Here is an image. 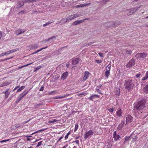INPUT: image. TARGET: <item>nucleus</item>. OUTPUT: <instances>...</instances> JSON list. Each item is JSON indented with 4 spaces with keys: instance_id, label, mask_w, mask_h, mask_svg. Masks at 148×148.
I'll list each match as a JSON object with an SVG mask.
<instances>
[{
    "instance_id": "c03bdc74",
    "label": "nucleus",
    "mask_w": 148,
    "mask_h": 148,
    "mask_svg": "<svg viewBox=\"0 0 148 148\" xmlns=\"http://www.w3.org/2000/svg\"><path fill=\"white\" fill-rule=\"evenodd\" d=\"M10 140L9 139H7V140H4L1 141H0V143H2L3 142L8 141Z\"/></svg>"
},
{
    "instance_id": "f03ea898",
    "label": "nucleus",
    "mask_w": 148,
    "mask_h": 148,
    "mask_svg": "<svg viewBox=\"0 0 148 148\" xmlns=\"http://www.w3.org/2000/svg\"><path fill=\"white\" fill-rule=\"evenodd\" d=\"M145 101V100H141L134 106L137 110H140L144 108Z\"/></svg>"
},
{
    "instance_id": "de8ad7c7",
    "label": "nucleus",
    "mask_w": 148,
    "mask_h": 148,
    "mask_svg": "<svg viewBox=\"0 0 148 148\" xmlns=\"http://www.w3.org/2000/svg\"><path fill=\"white\" fill-rule=\"evenodd\" d=\"M39 130L38 131H37V132H35L34 133H33L32 134H36V133H38V132H41L43 130Z\"/></svg>"
},
{
    "instance_id": "a878e982",
    "label": "nucleus",
    "mask_w": 148,
    "mask_h": 148,
    "mask_svg": "<svg viewBox=\"0 0 148 148\" xmlns=\"http://www.w3.org/2000/svg\"><path fill=\"white\" fill-rule=\"evenodd\" d=\"M60 120V119L58 120L57 119H54L52 120L49 121V123H53L57 121H58Z\"/></svg>"
},
{
    "instance_id": "49530a36",
    "label": "nucleus",
    "mask_w": 148,
    "mask_h": 148,
    "mask_svg": "<svg viewBox=\"0 0 148 148\" xmlns=\"http://www.w3.org/2000/svg\"><path fill=\"white\" fill-rule=\"evenodd\" d=\"M74 23L75 25H76L78 24H79V22H78V21H76L74 22Z\"/></svg>"
},
{
    "instance_id": "4468645a",
    "label": "nucleus",
    "mask_w": 148,
    "mask_h": 148,
    "mask_svg": "<svg viewBox=\"0 0 148 148\" xmlns=\"http://www.w3.org/2000/svg\"><path fill=\"white\" fill-rule=\"evenodd\" d=\"M113 138H114V140L116 141L119 140L120 138V136L116 134V131H114L113 134Z\"/></svg>"
},
{
    "instance_id": "bf43d9fd",
    "label": "nucleus",
    "mask_w": 148,
    "mask_h": 148,
    "mask_svg": "<svg viewBox=\"0 0 148 148\" xmlns=\"http://www.w3.org/2000/svg\"><path fill=\"white\" fill-rule=\"evenodd\" d=\"M78 22H79V24L81 23L84 22V20H80V21H78Z\"/></svg>"
},
{
    "instance_id": "9d476101",
    "label": "nucleus",
    "mask_w": 148,
    "mask_h": 148,
    "mask_svg": "<svg viewBox=\"0 0 148 148\" xmlns=\"http://www.w3.org/2000/svg\"><path fill=\"white\" fill-rule=\"evenodd\" d=\"M116 115L119 117H120L122 116V112L121 108H118L116 113Z\"/></svg>"
},
{
    "instance_id": "2eb2a0df",
    "label": "nucleus",
    "mask_w": 148,
    "mask_h": 148,
    "mask_svg": "<svg viewBox=\"0 0 148 148\" xmlns=\"http://www.w3.org/2000/svg\"><path fill=\"white\" fill-rule=\"evenodd\" d=\"M90 4V3H84V4H81L79 5H77L76 6H75L74 7V8H82L83 7L85 6H86L87 5H89Z\"/></svg>"
},
{
    "instance_id": "680f3d73",
    "label": "nucleus",
    "mask_w": 148,
    "mask_h": 148,
    "mask_svg": "<svg viewBox=\"0 0 148 148\" xmlns=\"http://www.w3.org/2000/svg\"><path fill=\"white\" fill-rule=\"evenodd\" d=\"M68 146V144H66L62 148H66Z\"/></svg>"
},
{
    "instance_id": "5701e85b",
    "label": "nucleus",
    "mask_w": 148,
    "mask_h": 148,
    "mask_svg": "<svg viewBox=\"0 0 148 148\" xmlns=\"http://www.w3.org/2000/svg\"><path fill=\"white\" fill-rule=\"evenodd\" d=\"M88 94V93L86 92H84L81 93H79L77 94V95L78 96L82 97L83 96H85Z\"/></svg>"
},
{
    "instance_id": "f8f14e48",
    "label": "nucleus",
    "mask_w": 148,
    "mask_h": 148,
    "mask_svg": "<svg viewBox=\"0 0 148 148\" xmlns=\"http://www.w3.org/2000/svg\"><path fill=\"white\" fill-rule=\"evenodd\" d=\"M26 31V30L25 29H19L16 31L15 33L17 36H18L21 34L25 32Z\"/></svg>"
},
{
    "instance_id": "864d4df0",
    "label": "nucleus",
    "mask_w": 148,
    "mask_h": 148,
    "mask_svg": "<svg viewBox=\"0 0 148 148\" xmlns=\"http://www.w3.org/2000/svg\"><path fill=\"white\" fill-rule=\"evenodd\" d=\"M74 142H75L77 144V145H79V140H76L75 141L73 142V143Z\"/></svg>"
},
{
    "instance_id": "5fc2aeb1",
    "label": "nucleus",
    "mask_w": 148,
    "mask_h": 148,
    "mask_svg": "<svg viewBox=\"0 0 148 148\" xmlns=\"http://www.w3.org/2000/svg\"><path fill=\"white\" fill-rule=\"evenodd\" d=\"M52 22H50L49 23H45L43 25V26H45L47 25H49V24H50L51 23H52Z\"/></svg>"
},
{
    "instance_id": "72a5a7b5",
    "label": "nucleus",
    "mask_w": 148,
    "mask_h": 148,
    "mask_svg": "<svg viewBox=\"0 0 148 148\" xmlns=\"http://www.w3.org/2000/svg\"><path fill=\"white\" fill-rule=\"evenodd\" d=\"M142 58H145L147 56V54L145 53H141Z\"/></svg>"
},
{
    "instance_id": "052dcab7",
    "label": "nucleus",
    "mask_w": 148,
    "mask_h": 148,
    "mask_svg": "<svg viewBox=\"0 0 148 148\" xmlns=\"http://www.w3.org/2000/svg\"><path fill=\"white\" fill-rule=\"evenodd\" d=\"M9 54H10V53L9 52V51L4 53V54H5V55H8Z\"/></svg>"
},
{
    "instance_id": "6e6552de",
    "label": "nucleus",
    "mask_w": 148,
    "mask_h": 148,
    "mask_svg": "<svg viewBox=\"0 0 148 148\" xmlns=\"http://www.w3.org/2000/svg\"><path fill=\"white\" fill-rule=\"evenodd\" d=\"M93 134L94 132L92 130H89L85 133V134L84 136V138L86 139L88 138V136L93 135Z\"/></svg>"
},
{
    "instance_id": "3c124183",
    "label": "nucleus",
    "mask_w": 148,
    "mask_h": 148,
    "mask_svg": "<svg viewBox=\"0 0 148 148\" xmlns=\"http://www.w3.org/2000/svg\"><path fill=\"white\" fill-rule=\"evenodd\" d=\"M99 55L101 57H103V54L102 53H99Z\"/></svg>"
},
{
    "instance_id": "4be33fe9",
    "label": "nucleus",
    "mask_w": 148,
    "mask_h": 148,
    "mask_svg": "<svg viewBox=\"0 0 148 148\" xmlns=\"http://www.w3.org/2000/svg\"><path fill=\"white\" fill-rule=\"evenodd\" d=\"M79 62L78 59L75 58L72 60V64L73 65H76Z\"/></svg>"
},
{
    "instance_id": "603ef678",
    "label": "nucleus",
    "mask_w": 148,
    "mask_h": 148,
    "mask_svg": "<svg viewBox=\"0 0 148 148\" xmlns=\"http://www.w3.org/2000/svg\"><path fill=\"white\" fill-rule=\"evenodd\" d=\"M56 37L55 36H52L51 38H49L48 39H47V40L48 41H49V40H51V39H52V38H55Z\"/></svg>"
},
{
    "instance_id": "e2e57ef3",
    "label": "nucleus",
    "mask_w": 148,
    "mask_h": 148,
    "mask_svg": "<svg viewBox=\"0 0 148 148\" xmlns=\"http://www.w3.org/2000/svg\"><path fill=\"white\" fill-rule=\"evenodd\" d=\"M102 86L101 84H99L98 86L97 87V88H101Z\"/></svg>"
},
{
    "instance_id": "f257e3e1",
    "label": "nucleus",
    "mask_w": 148,
    "mask_h": 148,
    "mask_svg": "<svg viewBox=\"0 0 148 148\" xmlns=\"http://www.w3.org/2000/svg\"><path fill=\"white\" fill-rule=\"evenodd\" d=\"M124 85L125 88L129 91L133 89L134 84L132 79H128L125 80Z\"/></svg>"
},
{
    "instance_id": "ea45409f",
    "label": "nucleus",
    "mask_w": 148,
    "mask_h": 148,
    "mask_svg": "<svg viewBox=\"0 0 148 148\" xmlns=\"http://www.w3.org/2000/svg\"><path fill=\"white\" fill-rule=\"evenodd\" d=\"M42 141H41L38 143L37 145L36 146V147L37 148L40 145L42 144Z\"/></svg>"
},
{
    "instance_id": "e433bc0d",
    "label": "nucleus",
    "mask_w": 148,
    "mask_h": 148,
    "mask_svg": "<svg viewBox=\"0 0 148 148\" xmlns=\"http://www.w3.org/2000/svg\"><path fill=\"white\" fill-rule=\"evenodd\" d=\"M32 63H30L29 64H27L26 65H25L24 66H20V67H19L18 68V69H21L22 68H23V67H25V66H28L29 65H30V64H32Z\"/></svg>"
},
{
    "instance_id": "338daca9",
    "label": "nucleus",
    "mask_w": 148,
    "mask_h": 148,
    "mask_svg": "<svg viewBox=\"0 0 148 148\" xmlns=\"http://www.w3.org/2000/svg\"><path fill=\"white\" fill-rule=\"evenodd\" d=\"M42 50V48H41L40 49L37 50V52H40V51H41Z\"/></svg>"
},
{
    "instance_id": "69168bd1",
    "label": "nucleus",
    "mask_w": 148,
    "mask_h": 148,
    "mask_svg": "<svg viewBox=\"0 0 148 148\" xmlns=\"http://www.w3.org/2000/svg\"><path fill=\"white\" fill-rule=\"evenodd\" d=\"M42 50V48H41L40 49L37 50V52H40V51H41Z\"/></svg>"
},
{
    "instance_id": "7ed1b4c3",
    "label": "nucleus",
    "mask_w": 148,
    "mask_h": 148,
    "mask_svg": "<svg viewBox=\"0 0 148 148\" xmlns=\"http://www.w3.org/2000/svg\"><path fill=\"white\" fill-rule=\"evenodd\" d=\"M29 91L25 90L23 93L21 94L16 100V102L18 103L21 101L28 92Z\"/></svg>"
},
{
    "instance_id": "774afa93",
    "label": "nucleus",
    "mask_w": 148,
    "mask_h": 148,
    "mask_svg": "<svg viewBox=\"0 0 148 148\" xmlns=\"http://www.w3.org/2000/svg\"><path fill=\"white\" fill-rule=\"evenodd\" d=\"M63 138V136H62L60 137L59 138V140H58V141H60Z\"/></svg>"
},
{
    "instance_id": "bb28decb",
    "label": "nucleus",
    "mask_w": 148,
    "mask_h": 148,
    "mask_svg": "<svg viewBox=\"0 0 148 148\" xmlns=\"http://www.w3.org/2000/svg\"><path fill=\"white\" fill-rule=\"evenodd\" d=\"M124 125V123H121L117 127V129L120 130H121L123 128Z\"/></svg>"
},
{
    "instance_id": "4c0bfd02",
    "label": "nucleus",
    "mask_w": 148,
    "mask_h": 148,
    "mask_svg": "<svg viewBox=\"0 0 148 148\" xmlns=\"http://www.w3.org/2000/svg\"><path fill=\"white\" fill-rule=\"evenodd\" d=\"M96 90L97 91V92H98V93L99 94H100L101 95H102L103 93H102L101 92V90L99 89V88H97L96 89Z\"/></svg>"
},
{
    "instance_id": "6ab92c4d",
    "label": "nucleus",
    "mask_w": 148,
    "mask_h": 148,
    "mask_svg": "<svg viewBox=\"0 0 148 148\" xmlns=\"http://www.w3.org/2000/svg\"><path fill=\"white\" fill-rule=\"evenodd\" d=\"M74 18L73 14L69 16L66 18V20L65 21V22H66L67 21L72 20Z\"/></svg>"
},
{
    "instance_id": "b1692460",
    "label": "nucleus",
    "mask_w": 148,
    "mask_h": 148,
    "mask_svg": "<svg viewBox=\"0 0 148 148\" xmlns=\"http://www.w3.org/2000/svg\"><path fill=\"white\" fill-rule=\"evenodd\" d=\"M143 90L144 93L146 94L148 93V84L145 87Z\"/></svg>"
},
{
    "instance_id": "f704fd0d",
    "label": "nucleus",
    "mask_w": 148,
    "mask_h": 148,
    "mask_svg": "<svg viewBox=\"0 0 148 148\" xmlns=\"http://www.w3.org/2000/svg\"><path fill=\"white\" fill-rule=\"evenodd\" d=\"M74 18H76L79 17L80 15L79 14L76 13L73 14Z\"/></svg>"
},
{
    "instance_id": "4d7b16f0",
    "label": "nucleus",
    "mask_w": 148,
    "mask_h": 148,
    "mask_svg": "<svg viewBox=\"0 0 148 148\" xmlns=\"http://www.w3.org/2000/svg\"><path fill=\"white\" fill-rule=\"evenodd\" d=\"M12 58H12H6V59H5L3 60H2V61H5V60H9V59H11Z\"/></svg>"
},
{
    "instance_id": "a19ab883",
    "label": "nucleus",
    "mask_w": 148,
    "mask_h": 148,
    "mask_svg": "<svg viewBox=\"0 0 148 148\" xmlns=\"http://www.w3.org/2000/svg\"><path fill=\"white\" fill-rule=\"evenodd\" d=\"M78 125L77 124H75L74 129V132H76L78 129Z\"/></svg>"
},
{
    "instance_id": "1a4fd4ad",
    "label": "nucleus",
    "mask_w": 148,
    "mask_h": 148,
    "mask_svg": "<svg viewBox=\"0 0 148 148\" xmlns=\"http://www.w3.org/2000/svg\"><path fill=\"white\" fill-rule=\"evenodd\" d=\"M141 6L139 7L138 8H136L134 9H131L130 10V12H128L127 14L128 15H130L134 13V12H136L140 8Z\"/></svg>"
},
{
    "instance_id": "58836bf2",
    "label": "nucleus",
    "mask_w": 148,
    "mask_h": 148,
    "mask_svg": "<svg viewBox=\"0 0 148 148\" xmlns=\"http://www.w3.org/2000/svg\"><path fill=\"white\" fill-rule=\"evenodd\" d=\"M17 50H18V49L16 50L15 49H12L11 50H10L9 51L10 53H10H12L16 51Z\"/></svg>"
},
{
    "instance_id": "a18cd8bd",
    "label": "nucleus",
    "mask_w": 148,
    "mask_h": 148,
    "mask_svg": "<svg viewBox=\"0 0 148 148\" xmlns=\"http://www.w3.org/2000/svg\"><path fill=\"white\" fill-rule=\"evenodd\" d=\"M141 73L140 72L138 73L137 75H135V76L138 78L141 75Z\"/></svg>"
},
{
    "instance_id": "c9c22d12",
    "label": "nucleus",
    "mask_w": 148,
    "mask_h": 148,
    "mask_svg": "<svg viewBox=\"0 0 148 148\" xmlns=\"http://www.w3.org/2000/svg\"><path fill=\"white\" fill-rule=\"evenodd\" d=\"M114 110V108H110L108 109V110L110 113H112Z\"/></svg>"
},
{
    "instance_id": "412c9836",
    "label": "nucleus",
    "mask_w": 148,
    "mask_h": 148,
    "mask_svg": "<svg viewBox=\"0 0 148 148\" xmlns=\"http://www.w3.org/2000/svg\"><path fill=\"white\" fill-rule=\"evenodd\" d=\"M24 1L23 2L22 1H19L18 2V8L21 7L24 4Z\"/></svg>"
},
{
    "instance_id": "13d9d810",
    "label": "nucleus",
    "mask_w": 148,
    "mask_h": 148,
    "mask_svg": "<svg viewBox=\"0 0 148 148\" xmlns=\"http://www.w3.org/2000/svg\"><path fill=\"white\" fill-rule=\"evenodd\" d=\"M42 67V66H38L36 68V70H38L39 69H40Z\"/></svg>"
},
{
    "instance_id": "aec40b11",
    "label": "nucleus",
    "mask_w": 148,
    "mask_h": 148,
    "mask_svg": "<svg viewBox=\"0 0 148 148\" xmlns=\"http://www.w3.org/2000/svg\"><path fill=\"white\" fill-rule=\"evenodd\" d=\"M38 47V45L37 44H34L33 45H31L29 46L31 49H37Z\"/></svg>"
},
{
    "instance_id": "9b49d317",
    "label": "nucleus",
    "mask_w": 148,
    "mask_h": 148,
    "mask_svg": "<svg viewBox=\"0 0 148 148\" xmlns=\"http://www.w3.org/2000/svg\"><path fill=\"white\" fill-rule=\"evenodd\" d=\"M120 23L119 22L118 23H117L115 22V23H113V22H111L107 23V25L108 27H116L117 25H119Z\"/></svg>"
},
{
    "instance_id": "dca6fc26",
    "label": "nucleus",
    "mask_w": 148,
    "mask_h": 148,
    "mask_svg": "<svg viewBox=\"0 0 148 148\" xmlns=\"http://www.w3.org/2000/svg\"><path fill=\"white\" fill-rule=\"evenodd\" d=\"M68 76V73L67 72H65L61 76V78L62 79L64 80L66 79Z\"/></svg>"
},
{
    "instance_id": "0eeeda50",
    "label": "nucleus",
    "mask_w": 148,
    "mask_h": 148,
    "mask_svg": "<svg viewBox=\"0 0 148 148\" xmlns=\"http://www.w3.org/2000/svg\"><path fill=\"white\" fill-rule=\"evenodd\" d=\"M99 97L100 96L98 95L94 94L91 95L88 98V99L92 101H97V100H96L95 99L96 98H99Z\"/></svg>"
},
{
    "instance_id": "c85d7f7f",
    "label": "nucleus",
    "mask_w": 148,
    "mask_h": 148,
    "mask_svg": "<svg viewBox=\"0 0 148 148\" xmlns=\"http://www.w3.org/2000/svg\"><path fill=\"white\" fill-rule=\"evenodd\" d=\"M135 57L136 58L138 59H139L142 58L141 53H138L136 54L135 55Z\"/></svg>"
},
{
    "instance_id": "f3484780",
    "label": "nucleus",
    "mask_w": 148,
    "mask_h": 148,
    "mask_svg": "<svg viewBox=\"0 0 148 148\" xmlns=\"http://www.w3.org/2000/svg\"><path fill=\"white\" fill-rule=\"evenodd\" d=\"M9 90V89H7L5 91L3 92V93L5 94V99H7L8 97L10 94V92H8Z\"/></svg>"
},
{
    "instance_id": "2f4dec72",
    "label": "nucleus",
    "mask_w": 148,
    "mask_h": 148,
    "mask_svg": "<svg viewBox=\"0 0 148 148\" xmlns=\"http://www.w3.org/2000/svg\"><path fill=\"white\" fill-rule=\"evenodd\" d=\"M42 105L41 103H39L38 104H36L34 105V108L35 109H36L38 108Z\"/></svg>"
},
{
    "instance_id": "79ce46f5",
    "label": "nucleus",
    "mask_w": 148,
    "mask_h": 148,
    "mask_svg": "<svg viewBox=\"0 0 148 148\" xmlns=\"http://www.w3.org/2000/svg\"><path fill=\"white\" fill-rule=\"evenodd\" d=\"M129 139V137L127 136H126L125 138V140L124 142V143H125L126 141L128 140Z\"/></svg>"
},
{
    "instance_id": "473e14b6",
    "label": "nucleus",
    "mask_w": 148,
    "mask_h": 148,
    "mask_svg": "<svg viewBox=\"0 0 148 148\" xmlns=\"http://www.w3.org/2000/svg\"><path fill=\"white\" fill-rule=\"evenodd\" d=\"M25 87L24 86H22L20 88L17 90V92H19L24 89Z\"/></svg>"
},
{
    "instance_id": "393cba45",
    "label": "nucleus",
    "mask_w": 148,
    "mask_h": 148,
    "mask_svg": "<svg viewBox=\"0 0 148 148\" xmlns=\"http://www.w3.org/2000/svg\"><path fill=\"white\" fill-rule=\"evenodd\" d=\"M11 83L9 82H3V84H2L1 86H7L9 85Z\"/></svg>"
},
{
    "instance_id": "6e6d98bb",
    "label": "nucleus",
    "mask_w": 148,
    "mask_h": 148,
    "mask_svg": "<svg viewBox=\"0 0 148 148\" xmlns=\"http://www.w3.org/2000/svg\"><path fill=\"white\" fill-rule=\"evenodd\" d=\"M44 88L43 86H42L40 89V91H43L44 90Z\"/></svg>"
},
{
    "instance_id": "7c9ffc66",
    "label": "nucleus",
    "mask_w": 148,
    "mask_h": 148,
    "mask_svg": "<svg viewBox=\"0 0 148 148\" xmlns=\"http://www.w3.org/2000/svg\"><path fill=\"white\" fill-rule=\"evenodd\" d=\"M36 0H25L24 1V2L26 3H31L32 2L35 1Z\"/></svg>"
},
{
    "instance_id": "c756f323",
    "label": "nucleus",
    "mask_w": 148,
    "mask_h": 148,
    "mask_svg": "<svg viewBox=\"0 0 148 148\" xmlns=\"http://www.w3.org/2000/svg\"><path fill=\"white\" fill-rule=\"evenodd\" d=\"M57 93V92L56 90H53L49 92L48 94L49 95H55Z\"/></svg>"
},
{
    "instance_id": "09e8293b",
    "label": "nucleus",
    "mask_w": 148,
    "mask_h": 148,
    "mask_svg": "<svg viewBox=\"0 0 148 148\" xmlns=\"http://www.w3.org/2000/svg\"><path fill=\"white\" fill-rule=\"evenodd\" d=\"M95 62L97 63H100L102 62V61L101 60H95Z\"/></svg>"
},
{
    "instance_id": "cd10ccee",
    "label": "nucleus",
    "mask_w": 148,
    "mask_h": 148,
    "mask_svg": "<svg viewBox=\"0 0 148 148\" xmlns=\"http://www.w3.org/2000/svg\"><path fill=\"white\" fill-rule=\"evenodd\" d=\"M148 78V71H147L146 73L145 76L143 77L142 80L143 81H144Z\"/></svg>"
},
{
    "instance_id": "39448f33",
    "label": "nucleus",
    "mask_w": 148,
    "mask_h": 148,
    "mask_svg": "<svg viewBox=\"0 0 148 148\" xmlns=\"http://www.w3.org/2000/svg\"><path fill=\"white\" fill-rule=\"evenodd\" d=\"M126 123V124H129L133 121V117L130 115H127L125 116Z\"/></svg>"
},
{
    "instance_id": "8fccbe9b",
    "label": "nucleus",
    "mask_w": 148,
    "mask_h": 148,
    "mask_svg": "<svg viewBox=\"0 0 148 148\" xmlns=\"http://www.w3.org/2000/svg\"><path fill=\"white\" fill-rule=\"evenodd\" d=\"M126 53L128 54H130L132 53V52L131 51L127 50L126 51Z\"/></svg>"
},
{
    "instance_id": "37998d69",
    "label": "nucleus",
    "mask_w": 148,
    "mask_h": 148,
    "mask_svg": "<svg viewBox=\"0 0 148 148\" xmlns=\"http://www.w3.org/2000/svg\"><path fill=\"white\" fill-rule=\"evenodd\" d=\"M15 126L16 128H18L20 127L21 125L19 123H16L15 125Z\"/></svg>"
},
{
    "instance_id": "20e7f679",
    "label": "nucleus",
    "mask_w": 148,
    "mask_h": 148,
    "mask_svg": "<svg viewBox=\"0 0 148 148\" xmlns=\"http://www.w3.org/2000/svg\"><path fill=\"white\" fill-rule=\"evenodd\" d=\"M111 66L110 64H109L106 67L105 75L107 78H108L110 75V71L111 69Z\"/></svg>"
},
{
    "instance_id": "423d86ee",
    "label": "nucleus",
    "mask_w": 148,
    "mask_h": 148,
    "mask_svg": "<svg viewBox=\"0 0 148 148\" xmlns=\"http://www.w3.org/2000/svg\"><path fill=\"white\" fill-rule=\"evenodd\" d=\"M135 64V60L134 59H131L127 64L126 66L127 68H130L134 66Z\"/></svg>"
},
{
    "instance_id": "ddd939ff",
    "label": "nucleus",
    "mask_w": 148,
    "mask_h": 148,
    "mask_svg": "<svg viewBox=\"0 0 148 148\" xmlns=\"http://www.w3.org/2000/svg\"><path fill=\"white\" fill-rule=\"evenodd\" d=\"M90 73L88 71H85L84 72V76L83 77V80L84 81H85L87 79L89 76Z\"/></svg>"
},
{
    "instance_id": "0e129e2a",
    "label": "nucleus",
    "mask_w": 148,
    "mask_h": 148,
    "mask_svg": "<svg viewBox=\"0 0 148 148\" xmlns=\"http://www.w3.org/2000/svg\"><path fill=\"white\" fill-rule=\"evenodd\" d=\"M116 95H117L118 96H119L120 95V92L119 91V92H116Z\"/></svg>"
},
{
    "instance_id": "a211bd4d",
    "label": "nucleus",
    "mask_w": 148,
    "mask_h": 148,
    "mask_svg": "<svg viewBox=\"0 0 148 148\" xmlns=\"http://www.w3.org/2000/svg\"><path fill=\"white\" fill-rule=\"evenodd\" d=\"M69 95V94L65 95L63 96H56L54 97V99H62L67 97Z\"/></svg>"
}]
</instances>
